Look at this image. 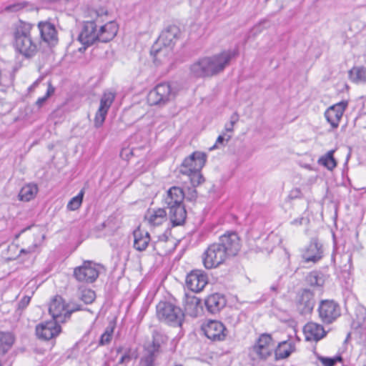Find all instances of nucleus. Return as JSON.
I'll return each mask as SVG.
<instances>
[{
	"instance_id": "f257e3e1",
	"label": "nucleus",
	"mask_w": 366,
	"mask_h": 366,
	"mask_svg": "<svg viewBox=\"0 0 366 366\" xmlns=\"http://www.w3.org/2000/svg\"><path fill=\"white\" fill-rule=\"evenodd\" d=\"M240 249V239L236 232L222 235L219 241L208 246L202 255L205 268L212 269L224 263L230 257L235 256Z\"/></svg>"
},
{
	"instance_id": "f03ea898",
	"label": "nucleus",
	"mask_w": 366,
	"mask_h": 366,
	"mask_svg": "<svg viewBox=\"0 0 366 366\" xmlns=\"http://www.w3.org/2000/svg\"><path fill=\"white\" fill-rule=\"evenodd\" d=\"M34 26L31 24L20 21L14 31V46L17 52L25 58L35 56L38 51L39 44L31 36Z\"/></svg>"
},
{
	"instance_id": "7ed1b4c3",
	"label": "nucleus",
	"mask_w": 366,
	"mask_h": 366,
	"mask_svg": "<svg viewBox=\"0 0 366 366\" xmlns=\"http://www.w3.org/2000/svg\"><path fill=\"white\" fill-rule=\"evenodd\" d=\"M179 36L180 29L175 25H170L162 31L151 49V54L154 56V61L162 62L163 61L162 56H167L172 53Z\"/></svg>"
},
{
	"instance_id": "20e7f679",
	"label": "nucleus",
	"mask_w": 366,
	"mask_h": 366,
	"mask_svg": "<svg viewBox=\"0 0 366 366\" xmlns=\"http://www.w3.org/2000/svg\"><path fill=\"white\" fill-rule=\"evenodd\" d=\"M107 15V11L104 9L89 11L90 20L83 21L78 40L85 46L94 44L98 40V24L101 23L99 18Z\"/></svg>"
},
{
	"instance_id": "39448f33",
	"label": "nucleus",
	"mask_w": 366,
	"mask_h": 366,
	"mask_svg": "<svg viewBox=\"0 0 366 366\" xmlns=\"http://www.w3.org/2000/svg\"><path fill=\"white\" fill-rule=\"evenodd\" d=\"M158 320L173 327H182L184 313L176 305L167 301H161L156 307Z\"/></svg>"
},
{
	"instance_id": "423d86ee",
	"label": "nucleus",
	"mask_w": 366,
	"mask_h": 366,
	"mask_svg": "<svg viewBox=\"0 0 366 366\" xmlns=\"http://www.w3.org/2000/svg\"><path fill=\"white\" fill-rule=\"evenodd\" d=\"M80 310L79 305H76L71 307L70 305H66L63 298L56 295L50 302L49 312L53 320L59 323H64L70 318L74 312Z\"/></svg>"
},
{
	"instance_id": "0eeeda50",
	"label": "nucleus",
	"mask_w": 366,
	"mask_h": 366,
	"mask_svg": "<svg viewBox=\"0 0 366 366\" xmlns=\"http://www.w3.org/2000/svg\"><path fill=\"white\" fill-rule=\"evenodd\" d=\"M99 269H104V267L92 261L86 260L81 266L74 268L73 276L79 282L93 283L99 275Z\"/></svg>"
},
{
	"instance_id": "6e6552de",
	"label": "nucleus",
	"mask_w": 366,
	"mask_h": 366,
	"mask_svg": "<svg viewBox=\"0 0 366 366\" xmlns=\"http://www.w3.org/2000/svg\"><path fill=\"white\" fill-rule=\"evenodd\" d=\"M174 96L170 84L164 82L157 84L149 92L147 101L150 105L162 107L173 99Z\"/></svg>"
},
{
	"instance_id": "1a4fd4ad",
	"label": "nucleus",
	"mask_w": 366,
	"mask_h": 366,
	"mask_svg": "<svg viewBox=\"0 0 366 366\" xmlns=\"http://www.w3.org/2000/svg\"><path fill=\"white\" fill-rule=\"evenodd\" d=\"M319 317L325 324H332L341 315L340 305L333 300H323L317 308Z\"/></svg>"
},
{
	"instance_id": "9d476101",
	"label": "nucleus",
	"mask_w": 366,
	"mask_h": 366,
	"mask_svg": "<svg viewBox=\"0 0 366 366\" xmlns=\"http://www.w3.org/2000/svg\"><path fill=\"white\" fill-rule=\"evenodd\" d=\"M237 55L234 50H224L219 54L207 56L208 68L210 76L222 71L229 64L230 61Z\"/></svg>"
},
{
	"instance_id": "9b49d317",
	"label": "nucleus",
	"mask_w": 366,
	"mask_h": 366,
	"mask_svg": "<svg viewBox=\"0 0 366 366\" xmlns=\"http://www.w3.org/2000/svg\"><path fill=\"white\" fill-rule=\"evenodd\" d=\"M207 161V155L200 152H194L185 158L179 167V172L191 174L192 172L201 171Z\"/></svg>"
},
{
	"instance_id": "f8f14e48",
	"label": "nucleus",
	"mask_w": 366,
	"mask_h": 366,
	"mask_svg": "<svg viewBox=\"0 0 366 366\" xmlns=\"http://www.w3.org/2000/svg\"><path fill=\"white\" fill-rule=\"evenodd\" d=\"M295 304L301 315L310 314L315 305V294L309 289L299 291L296 295Z\"/></svg>"
},
{
	"instance_id": "ddd939ff",
	"label": "nucleus",
	"mask_w": 366,
	"mask_h": 366,
	"mask_svg": "<svg viewBox=\"0 0 366 366\" xmlns=\"http://www.w3.org/2000/svg\"><path fill=\"white\" fill-rule=\"evenodd\" d=\"M208 282V277L206 272L201 269L191 271L186 277V286L194 292H201Z\"/></svg>"
},
{
	"instance_id": "4468645a",
	"label": "nucleus",
	"mask_w": 366,
	"mask_h": 366,
	"mask_svg": "<svg viewBox=\"0 0 366 366\" xmlns=\"http://www.w3.org/2000/svg\"><path fill=\"white\" fill-rule=\"evenodd\" d=\"M202 330L206 337L212 341H222L227 334L225 326L217 320L209 321L203 325Z\"/></svg>"
},
{
	"instance_id": "2eb2a0df",
	"label": "nucleus",
	"mask_w": 366,
	"mask_h": 366,
	"mask_svg": "<svg viewBox=\"0 0 366 366\" xmlns=\"http://www.w3.org/2000/svg\"><path fill=\"white\" fill-rule=\"evenodd\" d=\"M61 332L59 323L50 320L42 322L36 326V335L39 339L49 340L57 336Z\"/></svg>"
},
{
	"instance_id": "dca6fc26",
	"label": "nucleus",
	"mask_w": 366,
	"mask_h": 366,
	"mask_svg": "<svg viewBox=\"0 0 366 366\" xmlns=\"http://www.w3.org/2000/svg\"><path fill=\"white\" fill-rule=\"evenodd\" d=\"M274 344L272 336L269 334H262L257 343L253 346V351L262 359H266L271 355Z\"/></svg>"
},
{
	"instance_id": "f3484780",
	"label": "nucleus",
	"mask_w": 366,
	"mask_h": 366,
	"mask_svg": "<svg viewBox=\"0 0 366 366\" xmlns=\"http://www.w3.org/2000/svg\"><path fill=\"white\" fill-rule=\"evenodd\" d=\"M301 257L305 263H317L323 257L322 246L316 239H313L309 245L303 249Z\"/></svg>"
},
{
	"instance_id": "a211bd4d",
	"label": "nucleus",
	"mask_w": 366,
	"mask_h": 366,
	"mask_svg": "<svg viewBox=\"0 0 366 366\" xmlns=\"http://www.w3.org/2000/svg\"><path fill=\"white\" fill-rule=\"evenodd\" d=\"M347 106V102L342 101L331 107L325 112V116L327 121L330 124L333 129L337 128L340 121Z\"/></svg>"
},
{
	"instance_id": "6ab92c4d",
	"label": "nucleus",
	"mask_w": 366,
	"mask_h": 366,
	"mask_svg": "<svg viewBox=\"0 0 366 366\" xmlns=\"http://www.w3.org/2000/svg\"><path fill=\"white\" fill-rule=\"evenodd\" d=\"M41 39L49 45L57 43V31L54 24L49 21H40L38 24Z\"/></svg>"
},
{
	"instance_id": "aec40b11",
	"label": "nucleus",
	"mask_w": 366,
	"mask_h": 366,
	"mask_svg": "<svg viewBox=\"0 0 366 366\" xmlns=\"http://www.w3.org/2000/svg\"><path fill=\"white\" fill-rule=\"evenodd\" d=\"M305 339L307 341L318 342L327 334L324 327L318 323L310 322L303 328Z\"/></svg>"
},
{
	"instance_id": "412c9836",
	"label": "nucleus",
	"mask_w": 366,
	"mask_h": 366,
	"mask_svg": "<svg viewBox=\"0 0 366 366\" xmlns=\"http://www.w3.org/2000/svg\"><path fill=\"white\" fill-rule=\"evenodd\" d=\"M97 41L108 42L112 40L117 35L119 29L118 24L110 21L104 25H99Z\"/></svg>"
},
{
	"instance_id": "4be33fe9",
	"label": "nucleus",
	"mask_w": 366,
	"mask_h": 366,
	"mask_svg": "<svg viewBox=\"0 0 366 366\" xmlns=\"http://www.w3.org/2000/svg\"><path fill=\"white\" fill-rule=\"evenodd\" d=\"M169 217L173 226L182 225L187 218V211L184 204L168 206Z\"/></svg>"
},
{
	"instance_id": "5701e85b",
	"label": "nucleus",
	"mask_w": 366,
	"mask_h": 366,
	"mask_svg": "<svg viewBox=\"0 0 366 366\" xmlns=\"http://www.w3.org/2000/svg\"><path fill=\"white\" fill-rule=\"evenodd\" d=\"M205 306L209 312L216 314L226 305L224 297L219 293L209 295L205 300Z\"/></svg>"
},
{
	"instance_id": "b1692460",
	"label": "nucleus",
	"mask_w": 366,
	"mask_h": 366,
	"mask_svg": "<svg viewBox=\"0 0 366 366\" xmlns=\"http://www.w3.org/2000/svg\"><path fill=\"white\" fill-rule=\"evenodd\" d=\"M167 341L168 337L165 334L158 330H154L152 342L144 348L159 355L162 352V347L167 344Z\"/></svg>"
},
{
	"instance_id": "393cba45",
	"label": "nucleus",
	"mask_w": 366,
	"mask_h": 366,
	"mask_svg": "<svg viewBox=\"0 0 366 366\" xmlns=\"http://www.w3.org/2000/svg\"><path fill=\"white\" fill-rule=\"evenodd\" d=\"M185 197V193L183 189L179 187H172L167 192L164 197V204L168 206L184 204L183 201Z\"/></svg>"
},
{
	"instance_id": "a878e982",
	"label": "nucleus",
	"mask_w": 366,
	"mask_h": 366,
	"mask_svg": "<svg viewBox=\"0 0 366 366\" xmlns=\"http://www.w3.org/2000/svg\"><path fill=\"white\" fill-rule=\"evenodd\" d=\"M208 64L206 57L199 59L190 66V74L197 78L210 76Z\"/></svg>"
},
{
	"instance_id": "bb28decb",
	"label": "nucleus",
	"mask_w": 366,
	"mask_h": 366,
	"mask_svg": "<svg viewBox=\"0 0 366 366\" xmlns=\"http://www.w3.org/2000/svg\"><path fill=\"white\" fill-rule=\"evenodd\" d=\"M117 353L121 355L118 364L128 365L132 360L137 359L138 354L136 349L131 347L119 346L116 349Z\"/></svg>"
},
{
	"instance_id": "cd10ccee",
	"label": "nucleus",
	"mask_w": 366,
	"mask_h": 366,
	"mask_svg": "<svg viewBox=\"0 0 366 366\" xmlns=\"http://www.w3.org/2000/svg\"><path fill=\"white\" fill-rule=\"evenodd\" d=\"M134 248L137 251H144L147 249L150 241L149 232L143 233L140 229L134 230Z\"/></svg>"
},
{
	"instance_id": "c85d7f7f",
	"label": "nucleus",
	"mask_w": 366,
	"mask_h": 366,
	"mask_svg": "<svg viewBox=\"0 0 366 366\" xmlns=\"http://www.w3.org/2000/svg\"><path fill=\"white\" fill-rule=\"evenodd\" d=\"M145 219L153 226H158L167 221V212L164 209L159 208L152 211L149 210Z\"/></svg>"
},
{
	"instance_id": "c756f323",
	"label": "nucleus",
	"mask_w": 366,
	"mask_h": 366,
	"mask_svg": "<svg viewBox=\"0 0 366 366\" xmlns=\"http://www.w3.org/2000/svg\"><path fill=\"white\" fill-rule=\"evenodd\" d=\"M295 349V345L290 341L280 342L274 350L275 358L281 360L288 357Z\"/></svg>"
},
{
	"instance_id": "7c9ffc66",
	"label": "nucleus",
	"mask_w": 366,
	"mask_h": 366,
	"mask_svg": "<svg viewBox=\"0 0 366 366\" xmlns=\"http://www.w3.org/2000/svg\"><path fill=\"white\" fill-rule=\"evenodd\" d=\"M305 280L312 287H322L325 282V275L321 271L314 270L307 275Z\"/></svg>"
},
{
	"instance_id": "2f4dec72",
	"label": "nucleus",
	"mask_w": 366,
	"mask_h": 366,
	"mask_svg": "<svg viewBox=\"0 0 366 366\" xmlns=\"http://www.w3.org/2000/svg\"><path fill=\"white\" fill-rule=\"evenodd\" d=\"M38 192L36 184H29L24 186L19 193V198L21 201L29 202L33 199Z\"/></svg>"
},
{
	"instance_id": "473e14b6",
	"label": "nucleus",
	"mask_w": 366,
	"mask_h": 366,
	"mask_svg": "<svg viewBox=\"0 0 366 366\" xmlns=\"http://www.w3.org/2000/svg\"><path fill=\"white\" fill-rule=\"evenodd\" d=\"M159 355L144 348L143 353L140 357L139 366H157V359Z\"/></svg>"
},
{
	"instance_id": "72a5a7b5",
	"label": "nucleus",
	"mask_w": 366,
	"mask_h": 366,
	"mask_svg": "<svg viewBox=\"0 0 366 366\" xmlns=\"http://www.w3.org/2000/svg\"><path fill=\"white\" fill-rule=\"evenodd\" d=\"M349 76L351 81L355 83L366 81V69L363 66L353 67L349 71Z\"/></svg>"
},
{
	"instance_id": "f704fd0d",
	"label": "nucleus",
	"mask_w": 366,
	"mask_h": 366,
	"mask_svg": "<svg viewBox=\"0 0 366 366\" xmlns=\"http://www.w3.org/2000/svg\"><path fill=\"white\" fill-rule=\"evenodd\" d=\"M14 337L9 332H0V355H4L14 343Z\"/></svg>"
},
{
	"instance_id": "c9c22d12",
	"label": "nucleus",
	"mask_w": 366,
	"mask_h": 366,
	"mask_svg": "<svg viewBox=\"0 0 366 366\" xmlns=\"http://www.w3.org/2000/svg\"><path fill=\"white\" fill-rule=\"evenodd\" d=\"M333 154L334 150L327 152L325 155L319 159V164L325 166L329 170H332L337 166V162L334 158Z\"/></svg>"
},
{
	"instance_id": "e433bc0d",
	"label": "nucleus",
	"mask_w": 366,
	"mask_h": 366,
	"mask_svg": "<svg viewBox=\"0 0 366 366\" xmlns=\"http://www.w3.org/2000/svg\"><path fill=\"white\" fill-rule=\"evenodd\" d=\"M84 195V190L82 189L76 197L71 198L68 202L66 205L67 209L69 211H75L78 209L82 204Z\"/></svg>"
},
{
	"instance_id": "4c0bfd02",
	"label": "nucleus",
	"mask_w": 366,
	"mask_h": 366,
	"mask_svg": "<svg viewBox=\"0 0 366 366\" xmlns=\"http://www.w3.org/2000/svg\"><path fill=\"white\" fill-rule=\"evenodd\" d=\"M316 358L322 363V366H335L337 362H342L341 355H336L333 357H324L320 354L315 353Z\"/></svg>"
},
{
	"instance_id": "58836bf2",
	"label": "nucleus",
	"mask_w": 366,
	"mask_h": 366,
	"mask_svg": "<svg viewBox=\"0 0 366 366\" xmlns=\"http://www.w3.org/2000/svg\"><path fill=\"white\" fill-rule=\"evenodd\" d=\"M114 98L115 95L112 92L104 93L100 99V104L99 108L108 112L109 109L110 108L111 105L112 104L114 100Z\"/></svg>"
},
{
	"instance_id": "ea45409f",
	"label": "nucleus",
	"mask_w": 366,
	"mask_h": 366,
	"mask_svg": "<svg viewBox=\"0 0 366 366\" xmlns=\"http://www.w3.org/2000/svg\"><path fill=\"white\" fill-rule=\"evenodd\" d=\"M189 177L190 182L193 187L200 185L204 182V178L201 174V171L192 172L191 174H184Z\"/></svg>"
},
{
	"instance_id": "a19ab883",
	"label": "nucleus",
	"mask_w": 366,
	"mask_h": 366,
	"mask_svg": "<svg viewBox=\"0 0 366 366\" xmlns=\"http://www.w3.org/2000/svg\"><path fill=\"white\" fill-rule=\"evenodd\" d=\"M114 332V327H107L104 331V332L101 335L99 341V345L103 346L108 345L110 343L112 335Z\"/></svg>"
},
{
	"instance_id": "79ce46f5",
	"label": "nucleus",
	"mask_w": 366,
	"mask_h": 366,
	"mask_svg": "<svg viewBox=\"0 0 366 366\" xmlns=\"http://www.w3.org/2000/svg\"><path fill=\"white\" fill-rule=\"evenodd\" d=\"M107 111L99 108L94 117V127L99 128L102 126L105 121Z\"/></svg>"
},
{
	"instance_id": "37998d69",
	"label": "nucleus",
	"mask_w": 366,
	"mask_h": 366,
	"mask_svg": "<svg viewBox=\"0 0 366 366\" xmlns=\"http://www.w3.org/2000/svg\"><path fill=\"white\" fill-rule=\"evenodd\" d=\"M239 121V115L237 112L233 113L229 119V122L226 124L223 132L231 134L234 131V124Z\"/></svg>"
},
{
	"instance_id": "c03bdc74",
	"label": "nucleus",
	"mask_w": 366,
	"mask_h": 366,
	"mask_svg": "<svg viewBox=\"0 0 366 366\" xmlns=\"http://www.w3.org/2000/svg\"><path fill=\"white\" fill-rule=\"evenodd\" d=\"M95 292L89 289L84 290L81 292V300L86 304H91L95 300Z\"/></svg>"
},
{
	"instance_id": "a18cd8bd",
	"label": "nucleus",
	"mask_w": 366,
	"mask_h": 366,
	"mask_svg": "<svg viewBox=\"0 0 366 366\" xmlns=\"http://www.w3.org/2000/svg\"><path fill=\"white\" fill-rule=\"evenodd\" d=\"M231 138L232 134L222 132V134L217 137L215 144L211 148V149L214 148H218L219 144L223 146L225 145V144L227 143Z\"/></svg>"
},
{
	"instance_id": "49530a36",
	"label": "nucleus",
	"mask_w": 366,
	"mask_h": 366,
	"mask_svg": "<svg viewBox=\"0 0 366 366\" xmlns=\"http://www.w3.org/2000/svg\"><path fill=\"white\" fill-rule=\"evenodd\" d=\"M54 92V88L51 85V84H49L46 94L44 97L39 98L36 102V104L39 107H41Z\"/></svg>"
},
{
	"instance_id": "de8ad7c7",
	"label": "nucleus",
	"mask_w": 366,
	"mask_h": 366,
	"mask_svg": "<svg viewBox=\"0 0 366 366\" xmlns=\"http://www.w3.org/2000/svg\"><path fill=\"white\" fill-rule=\"evenodd\" d=\"M197 197V192L195 187H189L187 194H185V197L187 200L193 202L195 201Z\"/></svg>"
},
{
	"instance_id": "09e8293b",
	"label": "nucleus",
	"mask_w": 366,
	"mask_h": 366,
	"mask_svg": "<svg viewBox=\"0 0 366 366\" xmlns=\"http://www.w3.org/2000/svg\"><path fill=\"white\" fill-rule=\"evenodd\" d=\"M31 301V297L28 295H25L22 297V299L18 303V310H24L29 304Z\"/></svg>"
},
{
	"instance_id": "8fccbe9b",
	"label": "nucleus",
	"mask_w": 366,
	"mask_h": 366,
	"mask_svg": "<svg viewBox=\"0 0 366 366\" xmlns=\"http://www.w3.org/2000/svg\"><path fill=\"white\" fill-rule=\"evenodd\" d=\"M24 7V4H23L21 3H19V4H14L8 6L6 7V10L9 11L14 12V11H19L20 9H23Z\"/></svg>"
},
{
	"instance_id": "3c124183",
	"label": "nucleus",
	"mask_w": 366,
	"mask_h": 366,
	"mask_svg": "<svg viewBox=\"0 0 366 366\" xmlns=\"http://www.w3.org/2000/svg\"><path fill=\"white\" fill-rule=\"evenodd\" d=\"M279 284L278 283H275L272 285H271L269 290L271 292H273L274 293H277L278 292V290H279Z\"/></svg>"
},
{
	"instance_id": "603ef678",
	"label": "nucleus",
	"mask_w": 366,
	"mask_h": 366,
	"mask_svg": "<svg viewBox=\"0 0 366 366\" xmlns=\"http://www.w3.org/2000/svg\"><path fill=\"white\" fill-rule=\"evenodd\" d=\"M31 251H32V250H31L30 248H29V249H21L20 250V253H21V254H23V253H30V252H31Z\"/></svg>"
},
{
	"instance_id": "864d4df0",
	"label": "nucleus",
	"mask_w": 366,
	"mask_h": 366,
	"mask_svg": "<svg viewBox=\"0 0 366 366\" xmlns=\"http://www.w3.org/2000/svg\"><path fill=\"white\" fill-rule=\"evenodd\" d=\"M302 219H295L292 223V224H302Z\"/></svg>"
},
{
	"instance_id": "5fc2aeb1",
	"label": "nucleus",
	"mask_w": 366,
	"mask_h": 366,
	"mask_svg": "<svg viewBox=\"0 0 366 366\" xmlns=\"http://www.w3.org/2000/svg\"><path fill=\"white\" fill-rule=\"evenodd\" d=\"M192 302H194L196 305H197V304L199 303V300H198V299H197V298H194V299L192 300Z\"/></svg>"
}]
</instances>
